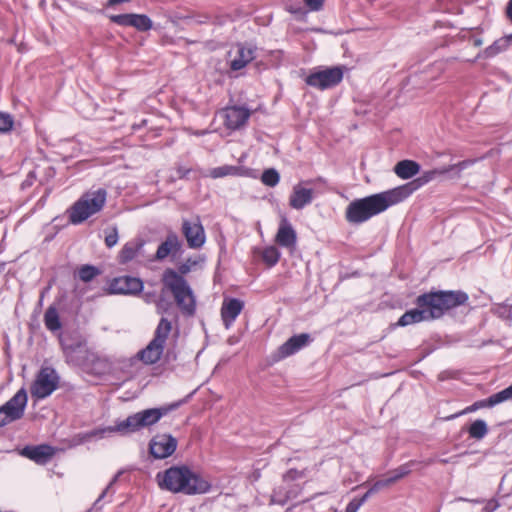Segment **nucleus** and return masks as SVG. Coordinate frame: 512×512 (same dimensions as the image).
I'll list each match as a JSON object with an SVG mask.
<instances>
[{"label": "nucleus", "mask_w": 512, "mask_h": 512, "mask_svg": "<svg viewBox=\"0 0 512 512\" xmlns=\"http://www.w3.org/2000/svg\"><path fill=\"white\" fill-rule=\"evenodd\" d=\"M404 189H390L353 200L346 208L345 218L351 224H361L389 207L404 200Z\"/></svg>", "instance_id": "1"}, {"label": "nucleus", "mask_w": 512, "mask_h": 512, "mask_svg": "<svg viewBox=\"0 0 512 512\" xmlns=\"http://www.w3.org/2000/svg\"><path fill=\"white\" fill-rule=\"evenodd\" d=\"M161 489L185 495L203 494L209 491L210 484L187 466H172L156 475Z\"/></svg>", "instance_id": "2"}, {"label": "nucleus", "mask_w": 512, "mask_h": 512, "mask_svg": "<svg viewBox=\"0 0 512 512\" xmlns=\"http://www.w3.org/2000/svg\"><path fill=\"white\" fill-rule=\"evenodd\" d=\"M468 295L462 291H439L417 297L416 305L424 307L429 320L440 318L447 310L463 305Z\"/></svg>", "instance_id": "3"}, {"label": "nucleus", "mask_w": 512, "mask_h": 512, "mask_svg": "<svg viewBox=\"0 0 512 512\" xmlns=\"http://www.w3.org/2000/svg\"><path fill=\"white\" fill-rule=\"evenodd\" d=\"M178 404H174L171 407L163 408H152L142 410L135 414L128 416L125 420L117 421L114 426H109L95 435L99 434L103 436L105 433H120L130 434L137 432L143 428H147L157 423L164 415H166L172 408L177 407Z\"/></svg>", "instance_id": "4"}, {"label": "nucleus", "mask_w": 512, "mask_h": 512, "mask_svg": "<svg viewBox=\"0 0 512 512\" xmlns=\"http://www.w3.org/2000/svg\"><path fill=\"white\" fill-rule=\"evenodd\" d=\"M163 290L170 291L183 312L191 315L195 311V298L187 281L173 269H167L162 276Z\"/></svg>", "instance_id": "5"}, {"label": "nucleus", "mask_w": 512, "mask_h": 512, "mask_svg": "<svg viewBox=\"0 0 512 512\" xmlns=\"http://www.w3.org/2000/svg\"><path fill=\"white\" fill-rule=\"evenodd\" d=\"M107 199L104 188L84 193L70 208L69 220L72 224H80L92 215L100 212Z\"/></svg>", "instance_id": "6"}, {"label": "nucleus", "mask_w": 512, "mask_h": 512, "mask_svg": "<svg viewBox=\"0 0 512 512\" xmlns=\"http://www.w3.org/2000/svg\"><path fill=\"white\" fill-rule=\"evenodd\" d=\"M171 330L172 323L167 318L162 317L156 327L153 339L144 349L138 352V358L148 365L158 362L163 354Z\"/></svg>", "instance_id": "7"}, {"label": "nucleus", "mask_w": 512, "mask_h": 512, "mask_svg": "<svg viewBox=\"0 0 512 512\" xmlns=\"http://www.w3.org/2000/svg\"><path fill=\"white\" fill-rule=\"evenodd\" d=\"M473 161L471 160H464L459 163L449 165L446 167L433 169L424 172L419 178L413 180L412 182L406 183L404 185L395 187L394 189H404V200L408 198L415 190L420 188L421 186L429 183L430 181L434 180L437 176L447 174L449 172H454L459 177L462 170L468 168Z\"/></svg>", "instance_id": "8"}, {"label": "nucleus", "mask_w": 512, "mask_h": 512, "mask_svg": "<svg viewBox=\"0 0 512 512\" xmlns=\"http://www.w3.org/2000/svg\"><path fill=\"white\" fill-rule=\"evenodd\" d=\"M60 377L52 367H42L37 373L31 387L30 394L36 400L50 396L59 386Z\"/></svg>", "instance_id": "9"}, {"label": "nucleus", "mask_w": 512, "mask_h": 512, "mask_svg": "<svg viewBox=\"0 0 512 512\" xmlns=\"http://www.w3.org/2000/svg\"><path fill=\"white\" fill-rule=\"evenodd\" d=\"M64 353L68 363L81 366L84 370L101 373L106 367H95V364L101 365L103 361L93 352L86 349L81 344L67 346Z\"/></svg>", "instance_id": "10"}, {"label": "nucleus", "mask_w": 512, "mask_h": 512, "mask_svg": "<svg viewBox=\"0 0 512 512\" xmlns=\"http://www.w3.org/2000/svg\"><path fill=\"white\" fill-rule=\"evenodd\" d=\"M27 392L21 388L16 394L0 407V427L20 419L27 405Z\"/></svg>", "instance_id": "11"}, {"label": "nucleus", "mask_w": 512, "mask_h": 512, "mask_svg": "<svg viewBox=\"0 0 512 512\" xmlns=\"http://www.w3.org/2000/svg\"><path fill=\"white\" fill-rule=\"evenodd\" d=\"M343 79V71L339 67L326 68L311 73L306 78V84L320 89L325 90L339 84Z\"/></svg>", "instance_id": "12"}, {"label": "nucleus", "mask_w": 512, "mask_h": 512, "mask_svg": "<svg viewBox=\"0 0 512 512\" xmlns=\"http://www.w3.org/2000/svg\"><path fill=\"white\" fill-rule=\"evenodd\" d=\"M512 399V384L503 389L502 391L495 393L488 397L487 399L479 400L474 402L472 405L466 407L464 410L449 416L447 419H454L458 416L474 412L481 408H490L494 407L497 404H500L502 402L508 401Z\"/></svg>", "instance_id": "13"}, {"label": "nucleus", "mask_w": 512, "mask_h": 512, "mask_svg": "<svg viewBox=\"0 0 512 512\" xmlns=\"http://www.w3.org/2000/svg\"><path fill=\"white\" fill-rule=\"evenodd\" d=\"M182 233L186 238L188 246L192 249L201 248L206 241L205 231L199 219L193 221L183 220Z\"/></svg>", "instance_id": "14"}, {"label": "nucleus", "mask_w": 512, "mask_h": 512, "mask_svg": "<svg viewBox=\"0 0 512 512\" xmlns=\"http://www.w3.org/2000/svg\"><path fill=\"white\" fill-rule=\"evenodd\" d=\"M250 111L243 106H230L221 111L224 125L230 130H237L243 127L250 118Z\"/></svg>", "instance_id": "15"}, {"label": "nucleus", "mask_w": 512, "mask_h": 512, "mask_svg": "<svg viewBox=\"0 0 512 512\" xmlns=\"http://www.w3.org/2000/svg\"><path fill=\"white\" fill-rule=\"evenodd\" d=\"M312 180L302 181L293 186L289 197V205L296 210H301L313 201L314 190L307 187L312 184Z\"/></svg>", "instance_id": "16"}, {"label": "nucleus", "mask_w": 512, "mask_h": 512, "mask_svg": "<svg viewBox=\"0 0 512 512\" xmlns=\"http://www.w3.org/2000/svg\"><path fill=\"white\" fill-rule=\"evenodd\" d=\"M177 447V440L168 434L156 435L150 442V453L154 458L164 459L172 455Z\"/></svg>", "instance_id": "17"}, {"label": "nucleus", "mask_w": 512, "mask_h": 512, "mask_svg": "<svg viewBox=\"0 0 512 512\" xmlns=\"http://www.w3.org/2000/svg\"><path fill=\"white\" fill-rule=\"evenodd\" d=\"M143 289L141 279L131 276H121L115 278L109 284L111 294H137Z\"/></svg>", "instance_id": "18"}, {"label": "nucleus", "mask_w": 512, "mask_h": 512, "mask_svg": "<svg viewBox=\"0 0 512 512\" xmlns=\"http://www.w3.org/2000/svg\"><path fill=\"white\" fill-rule=\"evenodd\" d=\"M55 448L48 444H40L35 446H25L20 450V455L28 458L39 465H45L55 455Z\"/></svg>", "instance_id": "19"}, {"label": "nucleus", "mask_w": 512, "mask_h": 512, "mask_svg": "<svg viewBox=\"0 0 512 512\" xmlns=\"http://www.w3.org/2000/svg\"><path fill=\"white\" fill-rule=\"evenodd\" d=\"M228 57L231 70L238 71L255 58V49L239 44L229 51Z\"/></svg>", "instance_id": "20"}, {"label": "nucleus", "mask_w": 512, "mask_h": 512, "mask_svg": "<svg viewBox=\"0 0 512 512\" xmlns=\"http://www.w3.org/2000/svg\"><path fill=\"white\" fill-rule=\"evenodd\" d=\"M110 19L118 25L135 27L139 31H148L152 28L151 19L143 14H119L111 16Z\"/></svg>", "instance_id": "21"}, {"label": "nucleus", "mask_w": 512, "mask_h": 512, "mask_svg": "<svg viewBox=\"0 0 512 512\" xmlns=\"http://www.w3.org/2000/svg\"><path fill=\"white\" fill-rule=\"evenodd\" d=\"M244 308V302L237 298L225 299L221 307V318L226 329H229Z\"/></svg>", "instance_id": "22"}, {"label": "nucleus", "mask_w": 512, "mask_h": 512, "mask_svg": "<svg viewBox=\"0 0 512 512\" xmlns=\"http://www.w3.org/2000/svg\"><path fill=\"white\" fill-rule=\"evenodd\" d=\"M309 342L310 335L307 333H301L290 337L278 348L279 358L283 359L297 353L303 347L307 346Z\"/></svg>", "instance_id": "23"}, {"label": "nucleus", "mask_w": 512, "mask_h": 512, "mask_svg": "<svg viewBox=\"0 0 512 512\" xmlns=\"http://www.w3.org/2000/svg\"><path fill=\"white\" fill-rule=\"evenodd\" d=\"M277 244L288 249H294L296 246L297 235L292 225L283 219L278 228L276 238Z\"/></svg>", "instance_id": "24"}, {"label": "nucleus", "mask_w": 512, "mask_h": 512, "mask_svg": "<svg viewBox=\"0 0 512 512\" xmlns=\"http://www.w3.org/2000/svg\"><path fill=\"white\" fill-rule=\"evenodd\" d=\"M180 248L181 242L178 236L175 233H170L167 235L165 241L159 245L155 258L157 260H163L169 254L178 252Z\"/></svg>", "instance_id": "25"}, {"label": "nucleus", "mask_w": 512, "mask_h": 512, "mask_svg": "<svg viewBox=\"0 0 512 512\" xmlns=\"http://www.w3.org/2000/svg\"><path fill=\"white\" fill-rule=\"evenodd\" d=\"M297 497L296 487H289L288 485H280L276 487L270 498L271 504L285 505L289 500Z\"/></svg>", "instance_id": "26"}, {"label": "nucleus", "mask_w": 512, "mask_h": 512, "mask_svg": "<svg viewBox=\"0 0 512 512\" xmlns=\"http://www.w3.org/2000/svg\"><path fill=\"white\" fill-rule=\"evenodd\" d=\"M144 246V241L141 239H135L127 242L119 253V262L126 264L136 258Z\"/></svg>", "instance_id": "27"}, {"label": "nucleus", "mask_w": 512, "mask_h": 512, "mask_svg": "<svg viewBox=\"0 0 512 512\" xmlns=\"http://www.w3.org/2000/svg\"><path fill=\"white\" fill-rule=\"evenodd\" d=\"M422 321H429L424 307H419L406 311L398 320L399 326H408Z\"/></svg>", "instance_id": "28"}, {"label": "nucleus", "mask_w": 512, "mask_h": 512, "mask_svg": "<svg viewBox=\"0 0 512 512\" xmlns=\"http://www.w3.org/2000/svg\"><path fill=\"white\" fill-rule=\"evenodd\" d=\"M208 175L214 179L226 176H246L248 175V170L238 166L223 165L210 169Z\"/></svg>", "instance_id": "29"}, {"label": "nucleus", "mask_w": 512, "mask_h": 512, "mask_svg": "<svg viewBox=\"0 0 512 512\" xmlns=\"http://www.w3.org/2000/svg\"><path fill=\"white\" fill-rule=\"evenodd\" d=\"M420 165L412 160H402L394 167L395 174L401 179H409L418 174Z\"/></svg>", "instance_id": "30"}, {"label": "nucleus", "mask_w": 512, "mask_h": 512, "mask_svg": "<svg viewBox=\"0 0 512 512\" xmlns=\"http://www.w3.org/2000/svg\"><path fill=\"white\" fill-rule=\"evenodd\" d=\"M44 323L48 330L57 331L61 328V322L57 309L54 306L48 307L44 314Z\"/></svg>", "instance_id": "31"}, {"label": "nucleus", "mask_w": 512, "mask_h": 512, "mask_svg": "<svg viewBox=\"0 0 512 512\" xmlns=\"http://www.w3.org/2000/svg\"><path fill=\"white\" fill-rule=\"evenodd\" d=\"M469 435L474 439H482L488 433V427L484 420H476L469 427Z\"/></svg>", "instance_id": "32"}, {"label": "nucleus", "mask_w": 512, "mask_h": 512, "mask_svg": "<svg viewBox=\"0 0 512 512\" xmlns=\"http://www.w3.org/2000/svg\"><path fill=\"white\" fill-rule=\"evenodd\" d=\"M263 261L269 266H274L280 259V252L275 246H268L262 252Z\"/></svg>", "instance_id": "33"}, {"label": "nucleus", "mask_w": 512, "mask_h": 512, "mask_svg": "<svg viewBox=\"0 0 512 512\" xmlns=\"http://www.w3.org/2000/svg\"><path fill=\"white\" fill-rule=\"evenodd\" d=\"M280 175L279 173L274 169L270 168L263 172L261 176V181L269 187H274L279 183Z\"/></svg>", "instance_id": "34"}, {"label": "nucleus", "mask_w": 512, "mask_h": 512, "mask_svg": "<svg viewBox=\"0 0 512 512\" xmlns=\"http://www.w3.org/2000/svg\"><path fill=\"white\" fill-rule=\"evenodd\" d=\"M99 273V270L92 265H83L78 271L79 278L83 282H90Z\"/></svg>", "instance_id": "35"}, {"label": "nucleus", "mask_w": 512, "mask_h": 512, "mask_svg": "<svg viewBox=\"0 0 512 512\" xmlns=\"http://www.w3.org/2000/svg\"><path fill=\"white\" fill-rule=\"evenodd\" d=\"M506 48V43L504 41H495L492 45L487 47L484 50L485 57L490 58L494 57Z\"/></svg>", "instance_id": "36"}, {"label": "nucleus", "mask_w": 512, "mask_h": 512, "mask_svg": "<svg viewBox=\"0 0 512 512\" xmlns=\"http://www.w3.org/2000/svg\"><path fill=\"white\" fill-rule=\"evenodd\" d=\"M14 125L13 117L8 113L0 112V133L9 132Z\"/></svg>", "instance_id": "37"}, {"label": "nucleus", "mask_w": 512, "mask_h": 512, "mask_svg": "<svg viewBox=\"0 0 512 512\" xmlns=\"http://www.w3.org/2000/svg\"><path fill=\"white\" fill-rule=\"evenodd\" d=\"M410 473V469L408 465H403L397 468L393 471V475L389 478H387V482L389 485L395 483L397 480L403 478L404 476L408 475Z\"/></svg>", "instance_id": "38"}, {"label": "nucleus", "mask_w": 512, "mask_h": 512, "mask_svg": "<svg viewBox=\"0 0 512 512\" xmlns=\"http://www.w3.org/2000/svg\"><path fill=\"white\" fill-rule=\"evenodd\" d=\"M389 486V483L387 480H379L375 482L371 488L362 496L361 499H364V502L368 499V497L376 492H378L380 489Z\"/></svg>", "instance_id": "39"}, {"label": "nucleus", "mask_w": 512, "mask_h": 512, "mask_svg": "<svg viewBox=\"0 0 512 512\" xmlns=\"http://www.w3.org/2000/svg\"><path fill=\"white\" fill-rule=\"evenodd\" d=\"M118 242V230L116 227H113L111 231L105 237V244L107 247L111 248L115 246Z\"/></svg>", "instance_id": "40"}, {"label": "nucleus", "mask_w": 512, "mask_h": 512, "mask_svg": "<svg viewBox=\"0 0 512 512\" xmlns=\"http://www.w3.org/2000/svg\"><path fill=\"white\" fill-rule=\"evenodd\" d=\"M364 504V499H353L351 500L344 512H357L358 509Z\"/></svg>", "instance_id": "41"}, {"label": "nucleus", "mask_w": 512, "mask_h": 512, "mask_svg": "<svg viewBox=\"0 0 512 512\" xmlns=\"http://www.w3.org/2000/svg\"><path fill=\"white\" fill-rule=\"evenodd\" d=\"M305 4L311 11H319L324 3V0H304Z\"/></svg>", "instance_id": "42"}, {"label": "nucleus", "mask_w": 512, "mask_h": 512, "mask_svg": "<svg viewBox=\"0 0 512 512\" xmlns=\"http://www.w3.org/2000/svg\"><path fill=\"white\" fill-rule=\"evenodd\" d=\"M301 476V473H299L297 470H289L285 475H284V481H287V480H294L298 477Z\"/></svg>", "instance_id": "43"}, {"label": "nucleus", "mask_w": 512, "mask_h": 512, "mask_svg": "<svg viewBox=\"0 0 512 512\" xmlns=\"http://www.w3.org/2000/svg\"><path fill=\"white\" fill-rule=\"evenodd\" d=\"M171 304L168 302H165L163 299H159L156 303L157 306V312L163 313L165 311V307L170 306Z\"/></svg>", "instance_id": "44"}, {"label": "nucleus", "mask_w": 512, "mask_h": 512, "mask_svg": "<svg viewBox=\"0 0 512 512\" xmlns=\"http://www.w3.org/2000/svg\"><path fill=\"white\" fill-rule=\"evenodd\" d=\"M118 477H119V473H118L117 475H115V477H114V478L112 479V481L109 483V485L107 486V488L102 492V494L100 495V497H99V499H98V500H101V499L105 496V494H106L107 490H108V489H109V488H110V487H111V486H112V485L117 481Z\"/></svg>", "instance_id": "45"}, {"label": "nucleus", "mask_w": 512, "mask_h": 512, "mask_svg": "<svg viewBox=\"0 0 512 512\" xmlns=\"http://www.w3.org/2000/svg\"><path fill=\"white\" fill-rule=\"evenodd\" d=\"M189 171H190L189 169H186L184 167L177 168V174L180 178L185 177Z\"/></svg>", "instance_id": "46"}, {"label": "nucleus", "mask_w": 512, "mask_h": 512, "mask_svg": "<svg viewBox=\"0 0 512 512\" xmlns=\"http://www.w3.org/2000/svg\"><path fill=\"white\" fill-rule=\"evenodd\" d=\"M507 16L512 21V0H510L507 4Z\"/></svg>", "instance_id": "47"}, {"label": "nucleus", "mask_w": 512, "mask_h": 512, "mask_svg": "<svg viewBox=\"0 0 512 512\" xmlns=\"http://www.w3.org/2000/svg\"><path fill=\"white\" fill-rule=\"evenodd\" d=\"M129 0H109V5H116L123 2H128Z\"/></svg>", "instance_id": "48"}, {"label": "nucleus", "mask_w": 512, "mask_h": 512, "mask_svg": "<svg viewBox=\"0 0 512 512\" xmlns=\"http://www.w3.org/2000/svg\"><path fill=\"white\" fill-rule=\"evenodd\" d=\"M144 297H145V301H146L147 303H151V302H152V298L154 297V295H151V294H149V293H146Z\"/></svg>", "instance_id": "49"}, {"label": "nucleus", "mask_w": 512, "mask_h": 512, "mask_svg": "<svg viewBox=\"0 0 512 512\" xmlns=\"http://www.w3.org/2000/svg\"><path fill=\"white\" fill-rule=\"evenodd\" d=\"M4 263H0V270L3 269Z\"/></svg>", "instance_id": "50"}, {"label": "nucleus", "mask_w": 512, "mask_h": 512, "mask_svg": "<svg viewBox=\"0 0 512 512\" xmlns=\"http://www.w3.org/2000/svg\"><path fill=\"white\" fill-rule=\"evenodd\" d=\"M508 39L512 41V34L508 36Z\"/></svg>", "instance_id": "51"}, {"label": "nucleus", "mask_w": 512, "mask_h": 512, "mask_svg": "<svg viewBox=\"0 0 512 512\" xmlns=\"http://www.w3.org/2000/svg\"><path fill=\"white\" fill-rule=\"evenodd\" d=\"M205 132L196 133L197 135H203Z\"/></svg>", "instance_id": "52"}]
</instances>
